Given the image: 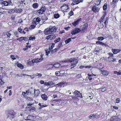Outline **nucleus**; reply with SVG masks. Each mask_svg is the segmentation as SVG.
Returning <instances> with one entry per match:
<instances>
[{
  "label": "nucleus",
  "instance_id": "f257e3e1",
  "mask_svg": "<svg viewBox=\"0 0 121 121\" xmlns=\"http://www.w3.org/2000/svg\"><path fill=\"white\" fill-rule=\"evenodd\" d=\"M57 28L54 26H50L48 28L45 29L44 33L45 35L53 34L56 32Z\"/></svg>",
  "mask_w": 121,
  "mask_h": 121
},
{
  "label": "nucleus",
  "instance_id": "f03ea898",
  "mask_svg": "<svg viewBox=\"0 0 121 121\" xmlns=\"http://www.w3.org/2000/svg\"><path fill=\"white\" fill-rule=\"evenodd\" d=\"M15 114V112L13 110H10L8 111L7 115V118H9V119L11 120L14 117V115Z\"/></svg>",
  "mask_w": 121,
  "mask_h": 121
},
{
  "label": "nucleus",
  "instance_id": "7ed1b4c3",
  "mask_svg": "<svg viewBox=\"0 0 121 121\" xmlns=\"http://www.w3.org/2000/svg\"><path fill=\"white\" fill-rule=\"evenodd\" d=\"M70 62H72L70 65L71 69L73 68L76 66V65L78 63V60L76 59H73L70 60Z\"/></svg>",
  "mask_w": 121,
  "mask_h": 121
},
{
  "label": "nucleus",
  "instance_id": "20e7f679",
  "mask_svg": "<svg viewBox=\"0 0 121 121\" xmlns=\"http://www.w3.org/2000/svg\"><path fill=\"white\" fill-rule=\"evenodd\" d=\"M46 9L45 7L42 5L41 8L37 11V12L40 14H42L45 11Z\"/></svg>",
  "mask_w": 121,
  "mask_h": 121
},
{
  "label": "nucleus",
  "instance_id": "39448f33",
  "mask_svg": "<svg viewBox=\"0 0 121 121\" xmlns=\"http://www.w3.org/2000/svg\"><path fill=\"white\" fill-rule=\"evenodd\" d=\"M73 95L76 97H79L81 98H82V94L80 92L77 90H75L73 92Z\"/></svg>",
  "mask_w": 121,
  "mask_h": 121
},
{
  "label": "nucleus",
  "instance_id": "423d86ee",
  "mask_svg": "<svg viewBox=\"0 0 121 121\" xmlns=\"http://www.w3.org/2000/svg\"><path fill=\"white\" fill-rule=\"evenodd\" d=\"M81 31V29L78 28H76L72 30L71 32L72 35H75L79 33Z\"/></svg>",
  "mask_w": 121,
  "mask_h": 121
},
{
  "label": "nucleus",
  "instance_id": "0eeeda50",
  "mask_svg": "<svg viewBox=\"0 0 121 121\" xmlns=\"http://www.w3.org/2000/svg\"><path fill=\"white\" fill-rule=\"evenodd\" d=\"M87 27L88 26L87 24H84L81 26L80 27L81 31L82 32L85 31L86 30Z\"/></svg>",
  "mask_w": 121,
  "mask_h": 121
},
{
  "label": "nucleus",
  "instance_id": "6e6552de",
  "mask_svg": "<svg viewBox=\"0 0 121 121\" xmlns=\"http://www.w3.org/2000/svg\"><path fill=\"white\" fill-rule=\"evenodd\" d=\"M120 119L117 116H113L110 119L111 121H120Z\"/></svg>",
  "mask_w": 121,
  "mask_h": 121
},
{
  "label": "nucleus",
  "instance_id": "1a4fd4ad",
  "mask_svg": "<svg viewBox=\"0 0 121 121\" xmlns=\"http://www.w3.org/2000/svg\"><path fill=\"white\" fill-rule=\"evenodd\" d=\"M56 37V36L54 35H49L47 36L46 37V39L48 40H51L52 39H53L55 38Z\"/></svg>",
  "mask_w": 121,
  "mask_h": 121
},
{
  "label": "nucleus",
  "instance_id": "9d476101",
  "mask_svg": "<svg viewBox=\"0 0 121 121\" xmlns=\"http://www.w3.org/2000/svg\"><path fill=\"white\" fill-rule=\"evenodd\" d=\"M72 4L73 5L78 4L80 3H82L83 2V0H73Z\"/></svg>",
  "mask_w": 121,
  "mask_h": 121
},
{
  "label": "nucleus",
  "instance_id": "9b49d317",
  "mask_svg": "<svg viewBox=\"0 0 121 121\" xmlns=\"http://www.w3.org/2000/svg\"><path fill=\"white\" fill-rule=\"evenodd\" d=\"M99 10V8L97 6H94L92 7V10L95 13L98 12Z\"/></svg>",
  "mask_w": 121,
  "mask_h": 121
},
{
  "label": "nucleus",
  "instance_id": "f8f14e48",
  "mask_svg": "<svg viewBox=\"0 0 121 121\" xmlns=\"http://www.w3.org/2000/svg\"><path fill=\"white\" fill-rule=\"evenodd\" d=\"M119 0H113L111 3V5L112 6L115 7V6H116L117 3Z\"/></svg>",
  "mask_w": 121,
  "mask_h": 121
},
{
  "label": "nucleus",
  "instance_id": "ddd939ff",
  "mask_svg": "<svg viewBox=\"0 0 121 121\" xmlns=\"http://www.w3.org/2000/svg\"><path fill=\"white\" fill-rule=\"evenodd\" d=\"M112 51L113 52V53L114 54H116L121 52V49H112Z\"/></svg>",
  "mask_w": 121,
  "mask_h": 121
},
{
  "label": "nucleus",
  "instance_id": "4468645a",
  "mask_svg": "<svg viewBox=\"0 0 121 121\" xmlns=\"http://www.w3.org/2000/svg\"><path fill=\"white\" fill-rule=\"evenodd\" d=\"M81 18H80L73 22L72 23V24L74 26H76V25L79 23V22L81 21Z\"/></svg>",
  "mask_w": 121,
  "mask_h": 121
},
{
  "label": "nucleus",
  "instance_id": "2eb2a0df",
  "mask_svg": "<svg viewBox=\"0 0 121 121\" xmlns=\"http://www.w3.org/2000/svg\"><path fill=\"white\" fill-rule=\"evenodd\" d=\"M12 32V31H8L6 32H4L3 33V34L4 35H7V36L9 38H10V36L11 35V33Z\"/></svg>",
  "mask_w": 121,
  "mask_h": 121
},
{
  "label": "nucleus",
  "instance_id": "dca6fc26",
  "mask_svg": "<svg viewBox=\"0 0 121 121\" xmlns=\"http://www.w3.org/2000/svg\"><path fill=\"white\" fill-rule=\"evenodd\" d=\"M101 73L104 76H107L109 74L108 72L104 70H101Z\"/></svg>",
  "mask_w": 121,
  "mask_h": 121
},
{
  "label": "nucleus",
  "instance_id": "f3484780",
  "mask_svg": "<svg viewBox=\"0 0 121 121\" xmlns=\"http://www.w3.org/2000/svg\"><path fill=\"white\" fill-rule=\"evenodd\" d=\"M40 92L39 91V90L37 89L34 90V93L35 94V96H38L40 94Z\"/></svg>",
  "mask_w": 121,
  "mask_h": 121
},
{
  "label": "nucleus",
  "instance_id": "a211bd4d",
  "mask_svg": "<svg viewBox=\"0 0 121 121\" xmlns=\"http://www.w3.org/2000/svg\"><path fill=\"white\" fill-rule=\"evenodd\" d=\"M41 97L43 100H45L47 99V96L45 94L42 95L41 96Z\"/></svg>",
  "mask_w": 121,
  "mask_h": 121
},
{
  "label": "nucleus",
  "instance_id": "6ab92c4d",
  "mask_svg": "<svg viewBox=\"0 0 121 121\" xmlns=\"http://www.w3.org/2000/svg\"><path fill=\"white\" fill-rule=\"evenodd\" d=\"M96 116L97 115L96 114H91L89 116V117L91 119H94L96 118Z\"/></svg>",
  "mask_w": 121,
  "mask_h": 121
},
{
  "label": "nucleus",
  "instance_id": "aec40b11",
  "mask_svg": "<svg viewBox=\"0 0 121 121\" xmlns=\"http://www.w3.org/2000/svg\"><path fill=\"white\" fill-rule=\"evenodd\" d=\"M59 72L60 74L63 75H65L67 73V70H61L59 71Z\"/></svg>",
  "mask_w": 121,
  "mask_h": 121
},
{
  "label": "nucleus",
  "instance_id": "412c9836",
  "mask_svg": "<svg viewBox=\"0 0 121 121\" xmlns=\"http://www.w3.org/2000/svg\"><path fill=\"white\" fill-rule=\"evenodd\" d=\"M106 14L105 13H104V14L103 16L101 18V19L100 20V22H103L104 20V18Z\"/></svg>",
  "mask_w": 121,
  "mask_h": 121
},
{
  "label": "nucleus",
  "instance_id": "4be33fe9",
  "mask_svg": "<svg viewBox=\"0 0 121 121\" xmlns=\"http://www.w3.org/2000/svg\"><path fill=\"white\" fill-rule=\"evenodd\" d=\"M1 3H2L1 4L3 6H7L8 5V2L7 1H4Z\"/></svg>",
  "mask_w": 121,
  "mask_h": 121
},
{
  "label": "nucleus",
  "instance_id": "5701e85b",
  "mask_svg": "<svg viewBox=\"0 0 121 121\" xmlns=\"http://www.w3.org/2000/svg\"><path fill=\"white\" fill-rule=\"evenodd\" d=\"M33 77H36L38 76L39 78H40L42 76V74L40 73H36V74H34L33 75Z\"/></svg>",
  "mask_w": 121,
  "mask_h": 121
},
{
  "label": "nucleus",
  "instance_id": "b1692460",
  "mask_svg": "<svg viewBox=\"0 0 121 121\" xmlns=\"http://www.w3.org/2000/svg\"><path fill=\"white\" fill-rule=\"evenodd\" d=\"M39 6V4L37 3H35L33 4L32 7L34 9L37 8Z\"/></svg>",
  "mask_w": 121,
  "mask_h": 121
},
{
  "label": "nucleus",
  "instance_id": "393cba45",
  "mask_svg": "<svg viewBox=\"0 0 121 121\" xmlns=\"http://www.w3.org/2000/svg\"><path fill=\"white\" fill-rule=\"evenodd\" d=\"M41 21L40 18L39 17H37L36 19L35 23L36 24H38Z\"/></svg>",
  "mask_w": 121,
  "mask_h": 121
},
{
  "label": "nucleus",
  "instance_id": "a878e982",
  "mask_svg": "<svg viewBox=\"0 0 121 121\" xmlns=\"http://www.w3.org/2000/svg\"><path fill=\"white\" fill-rule=\"evenodd\" d=\"M46 67L48 69H51L53 68V65L52 64H49L47 65Z\"/></svg>",
  "mask_w": 121,
  "mask_h": 121
},
{
  "label": "nucleus",
  "instance_id": "bb28decb",
  "mask_svg": "<svg viewBox=\"0 0 121 121\" xmlns=\"http://www.w3.org/2000/svg\"><path fill=\"white\" fill-rule=\"evenodd\" d=\"M35 60L36 61V63L40 62L42 60H43V59L42 58H37V59H35Z\"/></svg>",
  "mask_w": 121,
  "mask_h": 121
},
{
  "label": "nucleus",
  "instance_id": "cd10ccee",
  "mask_svg": "<svg viewBox=\"0 0 121 121\" xmlns=\"http://www.w3.org/2000/svg\"><path fill=\"white\" fill-rule=\"evenodd\" d=\"M47 2L48 3L50 4H53L54 3L55 0H47Z\"/></svg>",
  "mask_w": 121,
  "mask_h": 121
},
{
  "label": "nucleus",
  "instance_id": "c85d7f7f",
  "mask_svg": "<svg viewBox=\"0 0 121 121\" xmlns=\"http://www.w3.org/2000/svg\"><path fill=\"white\" fill-rule=\"evenodd\" d=\"M64 83L63 82L60 83L58 84H56L54 86H55L56 87L60 86H62V85L64 84Z\"/></svg>",
  "mask_w": 121,
  "mask_h": 121
},
{
  "label": "nucleus",
  "instance_id": "c756f323",
  "mask_svg": "<svg viewBox=\"0 0 121 121\" xmlns=\"http://www.w3.org/2000/svg\"><path fill=\"white\" fill-rule=\"evenodd\" d=\"M53 65V67L58 68L60 67V64L58 63L54 64Z\"/></svg>",
  "mask_w": 121,
  "mask_h": 121
},
{
  "label": "nucleus",
  "instance_id": "7c9ffc66",
  "mask_svg": "<svg viewBox=\"0 0 121 121\" xmlns=\"http://www.w3.org/2000/svg\"><path fill=\"white\" fill-rule=\"evenodd\" d=\"M15 11L14 10V9H12L9 10L8 12L9 13H14Z\"/></svg>",
  "mask_w": 121,
  "mask_h": 121
},
{
  "label": "nucleus",
  "instance_id": "2f4dec72",
  "mask_svg": "<svg viewBox=\"0 0 121 121\" xmlns=\"http://www.w3.org/2000/svg\"><path fill=\"white\" fill-rule=\"evenodd\" d=\"M17 66L21 69H23V66L20 63L18 64L17 65Z\"/></svg>",
  "mask_w": 121,
  "mask_h": 121
},
{
  "label": "nucleus",
  "instance_id": "473e14b6",
  "mask_svg": "<svg viewBox=\"0 0 121 121\" xmlns=\"http://www.w3.org/2000/svg\"><path fill=\"white\" fill-rule=\"evenodd\" d=\"M48 82V86H50L51 85H53L55 84V83H53L52 81H50Z\"/></svg>",
  "mask_w": 121,
  "mask_h": 121
},
{
  "label": "nucleus",
  "instance_id": "72a5a7b5",
  "mask_svg": "<svg viewBox=\"0 0 121 121\" xmlns=\"http://www.w3.org/2000/svg\"><path fill=\"white\" fill-rule=\"evenodd\" d=\"M31 116L29 115L27 117V119H25V120L27 121H33L32 120L30 119Z\"/></svg>",
  "mask_w": 121,
  "mask_h": 121
},
{
  "label": "nucleus",
  "instance_id": "f704fd0d",
  "mask_svg": "<svg viewBox=\"0 0 121 121\" xmlns=\"http://www.w3.org/2000/svg\"><path fill=\"white\" fill-rule=\"evenodd\" d=\"M105 39V38L103 37H99L97 39L99 40L102 41L104 40Z\"/></svg>",
  "mask_w": 121,
  "mask_h": 121
},
{
  "label": "nucleus",
  "instance_id": "c9c22d12",
  "mask_svg": "<svg viewBox=\"0 0 121 121\" xmlns=\"http://www.w3.org/2000/svg\"><path fill=\"white\" fill-rule=\"evenodd\" d=\"M60 40V37H58V38L54 40V42L55 43H56L59 42Z\"/></svg>",
  "mask_w": 121,
  "mask_h": 121
},
{
  "label": "nucleus",
  "instance_id": "e433bc0d",
  "mask_svg": "<svg viewBox=\"0 0 121 121\" xmlns=\"http://www.w3.org/2000/svg\"><path fill=\"white\" fill-rule=\"evenodd\" d=\"M71 39L70 38H69L65 41V43L67 44L69 43L71 41Z\"/></svg>",
  "mask_w": 121,
  "mask_h": 121
},
{
  "label": "nucleus",
  "instance_id": "4c0bfd02",
  "mask_svg": "<svg viewBox=\"0 0 121 121\" xmlns=\"http://www.w3.org/2000/svg\"><path fill=\"white\" fill-rule=\"evenodd\" d=\"M103 37L105 38V39L106 38H107L108 37H109V38H110V37H111V35H106V34L104 35H103Z\"/></svg>",
  "mask_w": 121,
  "mask_h": 121
},
{
  "label": "nucleus",
  "instance_id": "58836bf2",
  "mask_svg": "<svg viewBox=\"0 0 121 121\" xmlns=\"http://www.w3.org/2000/svg\"><path fill=\"white\" fill-rule=\"evenodd\" d=\"M42 19L46 21L48 19V18L45 16H44L42 17Z\"/></svg>",
  "mask_w": 121,
  "mask_h": 121
},
{
  "label": "nucleus",
  "instance_id": "ea45409f",
  "mask_svg": "<svg viewBox=\"0 0 121 121\" xmlns=\"http://www.w3.org/2000/svg\"><path fill=\"white\" fill-rule=\"evenodd\" d=\"M54 18H57L59 17V15L58 13H56L54 15Z\"/></svg>",
  "mask_w": 121,
  "mask_h": 121
},
{
  "label": "nucleus",
  "instance_id": "a19ab883",
  "mask_svg": "<svg viewBox=\"0 0 121 121\" xmlns=\"http://www.w3.org/2000/svg\"><path fill=\"white\" fill-rule=\"evenodd\" d=\"M62 46L63 45L62 44V43H61L58 45L57 47V49H59L60 47H62Z\"/></svg>",
  "mask_w": 121,
  "mask_h": 121
},
{
  "label": "nucleus",
  "instance_id": "79ce46f5",
  "mask_svg": "<svg viewBox=\"0 0 121 121\" xmlns=\"http://www.w3.org/2000/svg\"><path fill=\"white\" fill-rule=\"evenodd\" d=\"M30 108L31 110H30L31 111L34 112L35 111V107H31Z\"/></svg>",
  "mask_w": 121,
  "mask_h": 121
},
{
  "label": "nucleus",
  "instance_id": "37998d69",
  "mask_svg": "<svg viewBox=\"0 0 121 121\" xmlns=\"http://www.w3.org/2000/svg\"><path fill=\"white\" fill-rule=\"evenodd\" d=\"M107 4L105 3L103 7V8L104 10H106L107 8Z\"/></svg>",
  "mask_w": 121,
  "mask_h": 121
},
{
  "label": "nucleus",
  "instance_id": "c03bdc74",
  "mask_svg": "<svg viewBox=\"0 0 121 121\" xmlns=\"http://www.w3.org/2000/svg\"><path fill=\"white\" fill-rule=\"evenodd\" d=\"M54 44L52 43L51 47H49V49L50 51H51V49H52L54 47Z\"/></svg>",
  "mask_w": 121,
  "mask_h": 121
},
{
  "label": "nucleus",
  "instance_id": "a18cd8bd",
  "mask_svg": "<svg viewBox=\"0 0 121 121\" xmlns=\"http://www.w3.org/2000/svg\"><path fill=\"white\" fill-rule=\"evenodd\" d=\"M22 11V10L21 9H19L17 10V12L18 13H21Z\"/></svg>",
  "mask_w": 121,
  "mask_h": 121
},
{
  "label": "nucleus",
  "instance_id": "49530a36",
  "mask_svg": "<svg viewBox=\"0 0 121 121\" xmlns=\"http://www.w3.org/2000/svg\"><path fill=\"white\" fill-rule=\"evenodd\" d=\"M116 59L115 58L112 57V58H111L110 60H109L110 61L114 62L116 61Z\"/></svg>",
  "mask_w": 121,
  "mask_h": 121
},
{
  "label": "nucleus",
  "instance_id": "de8ad7c7",
  "mask_svg": "<svg viewBox=\"0 0 121 121\" xmlns=\"http://www.w3.org/2000/svg\"><path fill=\"white\" fill-rule=\"evenodd\" d=\"M57 48H56L54 49H53L52 50H51V52H52V53H53L54 52H55L57 51Z\"/></svg>",
  "mask_w": 121,
  "mask_h": 121
},
{
  "label": "nucleus",
  "instance_id": "09e8293b",
  "mask_svg": "<svg viewBox=\"0 0 121 121\" xmlns=\"http://www.w3.org/2000/svg\"><path fill=\"white\" fill-rule=\"evenodd\" d=\"M35 39V36L33 37H30L29 38V40H32L33 39Z\"/></svg>",
  "mask_w": 121,
  "mask_h": 121
},
{
  "label": "nucleus",
  "instance_id": "8fccbe9b",
  "mask_svg": "<svg viewBox=\"0 0 121 121\" xmlns=\"http://www.w3.org/2000/svg\"><path fill=\"white\" fill-rule=\"evenodd\" d=\"M102 45L103 46H105V47H108V46L107 44L106 43H102Z\"/></svg>",
  "mask_w": 121,
  "mask_h": 121
},
{
  "label": "nucleus",
  "instance_id": "3c124183",
  "mask_svg": "<svg viewBox=\"0 0 121 121\" xmlns=\"http://www.w3.org/2000/svg\"><path fill=\"white\" fill-rule=\"evenodd\" d=\"M23 37H21L17 39V40H19L20 41H21L23 40Z\"/></svg>",
  "mask_w": 121,
  "mask_h": 121
},
{
  "label": "nucleus",
  "instance_id": "603ef678",
  "mask_svg": "<svg viewBox=\"0 0 121 121\" xmlns=\"http://www.w3.org/2000/svg\"><path fill=\"white\" fill-rule=\"evenodd\" d=\"M10 57L11 58H12V59L13 60H14L16 59V58L14 57V56L13 55H11Z\"/></svg>",
  "mask_w": 121,
  "mask_h": 121
},
{
  "label": "nucleus",
  "instance_id": "864d4df0",
  "mask_svg": "<svg viewBox=\"0 0 121 121\" xmlns=\"http://www.w3.org/2000/svg\"><path fill=\"white\" fill-rule=\"evenodd\" d=\"M120 99L119 98H117L116 100V102L117 103H119Z\"/></svg>",
  "mask_w": 121,
  "mask_h": 121
},
{
  "label": "nucleus",
  "instance_id": "5fc2aeb1",
  "mask_svg": "<svg viewBox=\"0 0 121 121\" xmlns=\"http://www.w3.org/2000/svg\"><path fill=\"white\" fill-rule=\"evenodd\" d=\"M102 42H101L99 41H98L96 42V44H99L102 45Z\"/></svg>",
  "mask_w": 121,
  "mask_h": 121
},
{
  "label": "nucleus",
  "instance_id": "6e6d98bb",
  "mask_svg": "<svg viewBox=\"0 0 121 121\" xmlns=\"http://www.w3.org/2000/svg\"><path fill=\"white\" fill-rule=\"evenodd\" d=\"M106 88L105 87H104L101 89V91L102 92H104L106 90Z\"/></svg>",
  "mask_w": 121,
  "mask_h": 121
},
{
  "label": "nucleus",
  "instance_id": "4d7b16f0",
  "mask_svg": "<svg viewBox=\"0 0 121 121\" xmlns=\"http://www.w3.org/2000/svg\"><path fill=\"white\" fill-rule=\"evenodd\" d=\"M69 14L70 16H72L73 14V12L72 11H71L69 13Z\"/></svg>",
  "mask_w": 121,
  "mask_h": 121
},
{
  "label": "nucleus",
  "instance_id": "13d9d810",
  "mask_svg": "<svg viewBox=\"0 0 121 121\" xmlns=\"http://www.w3.org/2000/svg\"><path fill=\"white\" fill-rule=\"evenodd\" d=\"M108 54L111 57H112L113 56V54L111 53H108Z\"/></svg>",
  "mask_w": 121,
  "mask_h": 121
},
{
  "label": "nucleus",
  "instance_id": "bf43d9fd",
  "mask_svg": "<svg viewBox=\"0 0 121 121\" xmlns=\"http://www.w3.org/2000/svg\"><path fill=\"white\" fill-rule=\"evenodd\" d=\"M87 75L89 77H92L93 76H96V75H94V74H89V73H88L87 74Z\"/></svg>",
  "mask_w": 121,
  "mask_h": 121
},
{
  "label": "nucleus",
  "instance_id": "052dcab7",
  "mask_svg": "<svg viewBox=\"0 0 121 121\" xmlns=\"http://www.w3.org/2000/svg\"><path fill=\"white\" fill-rule=\"evenodd\" d=\"M23 75V74L22 73H21L20 74H17V76L18 77H22V76Z\"/></svg>",
  "mask_w": 121,
  "mask_h": 121
},
{
  "label": "nucleus",
  "instance_id": "680f3d73",
  "mask_svg": "<svg viewBox=\"0 0 121 121\" xmlns=\"http://www.w3.org/2000/svg\"><path fill=\"white\" fill-rule=\"evenodd\" d=\"M35 26L34 25H31L30 27V28L31 29H33L34 28Z\"/></svg>",
  "mask_w": 121,
  "mask_h": 121
},
{
  "label": "nucleus",
  "instance_id": "e2e57ef3",
  "mask_svg": "<svg viewBox=\"0 0 121 121\" xmlns=\"http://www.w3.org/2000/svg\"><path fill=\"white\" fill-rule=\"evenodd\" d=\"M101 2V0H98V1L97 2V5H99L100 4V3Z\"/></svg>",
  "mask_w": 121,
  "mask_h": 121
},
{
  "label": "nucleus",
  "instance_id": "0e129e2a",
  "mask_svg": "<svg viewBox=\"0 0 121 121\" xmlns=\"http://www.w3.org/2000/svg\"><path fill=\"white\" fill-rule=\"evenodd\" d=\"M60 73V72L58 71H56L55 72V74L56 76H59V74Z\"/></svg>",
  "mask_w": 121,
  "mask_h": 121
},
{
  "label": "nucleus",
  "instance_id": "69168bd1",
  "mask_svg": "<svg viewBox=\"0 0 121 121\" xmlns=\"http://www.w3.org/2000/svg\"><path fill=\"white\" fill-rule=\"evenodd\" d=\"M50 51H46V55L47 56H48V54H49V53H50Z\"/></svg>",
  "mask_w": 121,
  "mask_h": 121
},
{
  "label": "nucleus",
  "instance_id": "338daca9",
  "mask_svg": "<svg viewBox=\"0 0 121 121\" xmlns=\"http://www.w3.org/2000/svg\"><path fill=\"white\" fill-rule=\"evenodd\" d=\"M8 5H12V4L11 1H9L8 2Z\"/></svg>",
  "mask_w": 121,
  "mask_h": 121
},
{
  "label": "nucleus",
  "instance_id": "774afa93",
  "mask_svg": "<svg viewBox=\"0 0 121 121\" xmlns=\"http://www.w3.org/2000/svg\"><path fill=\"white\" fill-rule=\"evenodd\" d=\"M18 30L19 32L20 33H22V32H21V31H22V29L19 27L18 29Z\"/></svg>",
  "mask_w": 121,
  "mask_h": 121
}]
</instances>
